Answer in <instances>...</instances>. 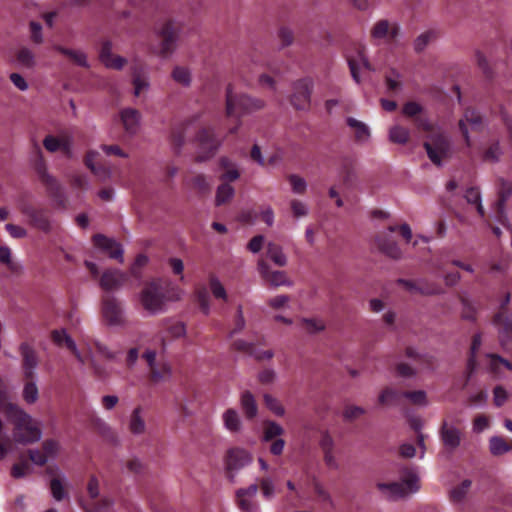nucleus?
<instances>
[{"label": "nucleus", "instance_id": "f257e3e1", "mask_svg": "<svg viewBox=\"0 0 512 512\" xmlns=\"http://www.w3.org/2000/svg\"><path fill=\"white\" fill-rule=\"evenodd\" d=\"M1 410L13 425L14 438L18 443H33L40 439L41 431L33 425L30 415H28L17 404L5 402L1 405Z\"/></svg>", "mask_w": 512, "mask_h": 512}, {"label": "nucleus", "instance_id": "f03ea898", "mask_svg": "<svg viewBox=\"0 0 512 512\" xmlns=\"http://www.w3.org/2000/svg\"><path fill=\"white\" fill-rule=\"evenodd\" d=\"M264 102L242 93H235L229 84L226 89V116L237 119L236 124L229 128L228 133L234 135L238 132L242 122L240 118L246 114L263 108Z\"/></svg>", "mask_w": 512, "mask_h": 512}, {"label": "nucleus", "instance_id": "7ed1b4c3", "mask_svg": "<svg viewBox=\"0 0 512 512\" xmlns=\"http://www.w3.org/2000/svg\"><path fill=\"white\" fill-rule=\"evenodd\" d=\"M148 263V257L144 254H139L132 266L129 273L122 272L118 269L106 270L100 278V286L105 291H112L119 289L129 282L130 278H134L138 283L141 281V269Z\"/></svg>", "mask_w": 512, "mask_h": 512}, {"label": "nucleus", "instance_id": "20e7f679", "mask_svg": "<svg viewBox=\"0 0 512 512\" xmlns=\"http://www.w3.org/2000/svg\"><path fill=\"white\" fill-rule=\"evenodd\" d=\"M34 151L36 153L34 169L38 175L39 180L45 186L48 196L59 207H65L66 195L64 188L55 177L47 172V167L41 152V148L37 143H34Z\"/></svg>", "mask_w": 512, "mask_h": 512}, {"label": "nucleus", "instance_id": "39448f33", "mask_svg": "<svg viewBox=\"0 0 512 512\" xmlns=\"http://www.w3.org/2000/svg\"><path fill=\"white\" fill-rule=\"evenodd\" d=\"M401 480V482L378 483L377 487L393 499L404 497L408 493H414L419 490V478L414 468H403Z\"/></svg>", "mask_w": 512, "mask_h": 512}, {"label": "nucleus", "instance_id": "423d86ee", "mask_svg": "<svg viewBox=\"0 0 512 512\" xmlns=\"http://www.w3.org/2000/svg\"><path fill=\"white\" fill-rule=\"evenodd\" d=\"M195 141L199 149L198 154L195 156V161L198 163L212 158L222 144V139L218 138L215 128L212 126L200 128L195 136Z\"/></svg>", "mask_w": 512, "mask_h": 512}, {"label": "nucleus", "instance_id": "0eeeda50", "mask_svg": "<svg viewBox=\"0 0 512 512\" xmlns=\"http://www.w3.org/2000/svg\"><path fill=\"white\" fill-rule=\"evenodd\" d=\"M510 295L506 294L500 305L499 312L494 316L493 323L499 329V340L504 350H509V342L512 340V314H507V305Z\"/></svg>", "mask_w": 512, "mask_h": 512}, {"label": "nucleus", "instance_id": "6e6552de", "mask_svg": "<svg viewBox=\"0 0 512 512\" xmlns=\"http://www.w3.org/2000/svg\"><path fill=\"white\" fill-rule=\"evenodd\" d=\"M183 29V23L178 20H168L162 24V58L176 49Z\"/></svg>", "mask_w": 512, "mask_h": 512}, {"label": "nucleus", "instance_id": "1a4fd4ad", "mask_svg": "<svg viewBox=\"0 0 512 512\" xmlns=\"http://www.w3.org/2000/svg\"><path fill=\"white\" fill-rule=\"evenodd\" d=\"M424 148L429 159L435 165H441L442 159L449 155L450 142L444 134L436 133L431 136V141L424 142Z\"/></svg>", "mask_w": 512, "mask_h": 512}, {"label": "nucleus", "instance_id": "9d476101", "mask_svg": "<svg viewBox=\"0 0 512 512\" xmlns=\"http://www.w3.org/2000/svg\"><path fill=\"white\" fill-rule=\"evenodd\" d=\"M407 398L413 404L416 405H425L426 404V393L422 390L418 391H405V392H397L396 390L386 388L379 395V403L382 405L386 404H398L400 403L401 398Z\"/></svg>", "mask_w": 512, "mask_h": 512}, {"label": "nucleus", "instance_id": "9b49d317", "mask_svg": "<svg viewBox=\"0 0 512 512\" xmlns=\"http://www.w3.org/2000/svg\"><path fill=\"white\" fill-rule=\"evenodd\" d=\"M313 89L311 78L297 80L293 85V93L290 102L297 110H305L310 106V98Z\"/></svg>", "mask_w": 512, "mask_h": 512}, {"label": "nucleus", "instance_id": "f8f14e48", "mask_svg": "<svg viewBox=\"0 0 512 512\" xmlns=\"http://www.w3.org/2000/svg\"><path fill=\"white\" fill-rule=\"evenodd\" d=\"M102 314L105 321L112 326L124 324V312L121 302L112 295L102 298Z\"/></svg>", "mask_w": 512, "mask_h": 512}, {"label": "nucleus", "instance_id": "ddd939ff", "mask_svg": "<svg viewBox=\"0 0 512 512\" xmlns=\"http://www.w3.org/2000/svg\"><path fill=\"white\" fill-rule=\"evenodd\" d=\"M19 209L21 213L28 218L31 226L43 232H48L50 230V221L46 210L36 208L25 201H22L19 204Z\"/></svg>", "mask_w": 512, "mask_h": 512}, {"label": "nucleus", "instance_id": "4468645a", "mask_svg": "<svg viewBox=\"0 0 512 512\" xmlns=\"http://www.w3.org/2000/svg\"><path fill=\"white\" fill-rule=\"evenodd\" d=\"M459 129L468 147L471 146V140L469 137V131L467 125L470 126L473 131H481L484 127V120L480 112L475 108H466L464 111L463 118L459 120Z\"/></svg>", "mask_w": 512, "mask_h": 512}, {"label": "nucleus", "instance_id": "2eb2a0df", "mask_svg": "<svg viewBox=\"0 0 512 512\" xmlns=\"http://www.w3.org/2000/svg\"><path fill=\"white\" fill-rule=\"evenodd\" d=\"M251 455L244 449L232 448L225 457L227 477L233 481L235 473L251 462Z\"/></svg>", "mask_w": 512, "mask_h": 512}, {"label": "nucleus", "instance_id": "dca6fc26", "mask_svg": "<svg viewBox=\"0 0 512 512\" xmlns=\"http://www.w3.org/2000/svg\"><path fill=\"white\" fill-rule=\"evenodd\" d=\"M259 488L257 483H253L247 488L237 490L236 501L241 512H259V504L254 499Z\"/></svg>", "mask_w": 512, "mask_h": 512}, {"label": "nucleus", "instance_id": "f3484780", "mask_svg": "<svg viewBox=\"0 0 512 512\" xmlns=\"http://www.w3.org/2000/svg\"><path fill=\"white\" fill-rule=\"evenodd\" d=\"M261 470L265 471L266 474L257 479L262 495L266 500H271L274 497L276 491L277 474L276 471L269 470L268 463L263 459H258Z\"/></svg>", "mask_w": 512, "mask_h": 512}, {"label": "nucleus", "instance_id": "a211bd4d", "mask_svg": "<svg viewBox=\"0 0 512 512\" xmlns=\"http://www.w3.org/2000/svg\"><path fill=\"white\" fill-rule=\"evenodd\" d=\"M141 303L145 310L155 313L160 308V286L158 280L148 283L142 291Z\"/></svg>", "mask_w": 512, "mask_h": 512}, {"label": "nucleus", "instance_id": "6ab92c4d", "mask_svg": "<svg viewBox=\"0 0 512 512\" xmlns=\"http://www.w3.org/2000/svg\"><path fill=\"white\" fill-rule=\"evenodd\" d=\"M100 61L110 69L121 70L126 64V59L112 53V42L104 40L99 52Z\"/></svg>", "mask_w": 512, "mask_h": 512}, {"label": "nucleus", "instance_id": "aec40b11", "mask_svg": "<svg viewBox=\"0 0 512 512\" xmlns=\"http://www.w3.org/2000/svg\"><path fill=\"white\" fill-rule=\"evenodd\" d=\"M512 195V182L500 179L498 200L495 207V217L502 224L506 225L505 204Z\"/></svg>", "mask_w": 512, "mask_h": 512}, {"label": "nucleus", "instance_id": "412c9836", "mask_svg": "<svg viewBox=\"0 0 512 512\" xmlns=\"http://www.w3.org/2000/svg\"><path fill=\"white\" fill-rule=\"evenodd\" d=\"M93 243L97 248L107 252L110 258L123 262V249L115 240L102 234H97L93 237Z\"/></svg>", "mask_w": 512, "mask_h": 512}, {"label": "nucleus", "instance_id": "4be33fe9", "mask_svg": "<svg viewBox=\"0 0 512 512\" xmlns=\"http://www.w3.org/2000/svg\"><path fill=\"white\" fill-rule=\"evenodd\" d=\"M93 243L97 248L107 252L110 258L123 262V249L115 240L102 234H97L93 237Z\"/></svg>", "mask_w": 512, "mask_h": 512}, {"label": "nucleus", "instance_id": "5701e85b", "mask_svg": "<svg viewBox=\"0 0 512 512\" xmlns=\"http://www.w3.org/2000/svg\"><path fill=\"white\" fill-rule=\"evenodd\" d=\"M399 32V27L396 23H390L388 20L382 19L375 23L371 30V37L374 39H386L393 41Z\"/></svg>", "mask_w": 512, "mask_h": 512}, {"label": "nucleus", "instance_id": "b1692460", "mask_svg": "<svg viewBox=\"0 0 512 512\" xmlns=\"http://www.w3.org/2000/svg\"><path fill=\"white\" fill-rule=\"evenodd\" d=\"M51 338L57 346L69 349L80 363H85L84 356L79 352L74 340L66 333L65 329L53 330Z\"/></svg>", "mask_w": 512, "mask_h": 512}, {"label": "nucleus", "instance_id": "393cba45", "mask_svg": "<svg viewBox=\"0 0 512 512\" xmlns=\"http://www.w3.org/2000/svg\"><path fill=\"white\" fill-rule=\"evenodd\" d=\"M440 435L443 444L450 450H455L461 443V431L454 426H449L447 422L443 423Z\"/></svg>", "mask_w": 512, "mask_h": 512}, {"label": "nucleus", "instance_id": "a878e982", "mask_svg": "<svg viewBox=\"0 0 512 512\" xmlns=\"http://www.w3.org/2000/svg\"><path fill=\"white\" fill-rule=\"evenodd\" d=\"M120 119L126 133L130 136L136 134L139 127L140 114L136 109L125 108L120 112Z\"/></svg>", "mask_w": 512, "mask_h": 512}, {"label": "nucleus", "instance_id": "bb28decb", "mask_svg": "<svg viewBox=\"0 0 512 512\" xmlns=\"http://www.w3.org/2000/svg\"><path fill=\"white\" fill-rule=\"evenodd\" d=\"M45 149L49 152L63 151L66 155L71 153V139L67 136L57 138L53 135H48L43 140Z\"/></svg>", "mask_w": 512, "mask_h": 512}, {"label": "nucleus", "instance_id": "cd10ccee", "mask_svg": "<svg viewBox=\"0 0 512 512\" xmlns=\"http://www.w3.org/2000/svg\"><path fill=\"white\" fill-rule=\"evenodd\" d=\"M258 269L261 276L272 285L280 286L288 283L286 273L284 271H271L270 267L264 260L258 262Z\"/></svg>", "mask_w": 512, "mask_h": 512}, {"label": "nucleus", "instance_id": "c85d7f7f", "mask_svg": "<svg viewBox=\"0 0 512 512\" xmlns=\"http://www.w3.org/2000/svg\"><path fill=\"white\" fill-rule=\"evenodd\" d=\"M503 155V148L498 139L488 141L481 148V158L485 162L496 163Z\"/></svg>", "mask_w": 512, "mask_h": 512}, {"label": "nucleus", "instance_id": "c756f323", "mask_svg": "<svg viewBox=\"0 0 512 512\" xmlns=\"http://www.w3.org/2000/svg\"><path fill=\"white\" fill-rule=\"evenodd\" d=\"M21 351L23 356L24 378L35 377L34 369L38 363L35 351L26 344L21 345Z\"/></svg>", "mask_w": 512, "mask_h": 512}, {"label": "nucleus", "instance_id": "7c9ffc66", "mask_svg": "<svg viewBox=\"0 0 512 512\" xmlns=\"http://www.w3.org/2000/svg\"><path fill=\"white\" fill-rule=\"evenodd\" d=\"M219 167L223 170L220 180L224 183L235 181L240 177L236 164L228 157H221L219 159Z\"/></svg>", "mask_w": 512, "mask_h": 512}, {"label": "nucleus", "instance_id": "2f4dec72", "mask_svg": "<svg viewBox=\"0 0 512 512\" xmlns=\"http://www.w3.org/2000/svg\"><path fill=\"white\" fill-rule=\"evenodd\" d=\"M377 245L379 249L390 258L399 259L402 255V251L397 243L389 239L386 235L377 237Z\"/></svg>", "mask_w": 512, "mask_h": 512}, {"label": "nucleus", "instance_id": "473e14b6", "mask_svg": "<svg viewBox=\"0 0 512 512\" xmlns=\"http://www.w3.org/2000/svg\"><path fill=\"white\" fill-rule=\"evenodd\" d=\"M489 450L493 456H501L512 451V441L508 442L502 436H493L489 439Z\"/></svg>", "mask_w": 512, "mask_h": 512}, {"label": "nucleus", "instance_id": "72a5a7b5", "mask_svg": "<svg viewBox=\"0 0 512 512\" xmlns=\"http://www.w3.org/2000/svg\"><path fill=\"white\" fill-rule=\"evenodd\" d=\"M54 49L57 52L67 56L71 61H73L78 66H81V67H84V68H88L89 67V64L87 62V57H86L85 53H83L81 51L65 48V47H63L61 45H55Z\"/></svg>", "mask_w": 512, "mask_h": 512}, {"label": "nucleus", "instance_id": "f704fd0d", "mask_svg": "<svg viewBox=\"0 0 512 512\" xmlns=\"http://www.w3.org/2000/svg\"><path fill=\"white\" fill-rule=\"evenodd\" d=\"M197 118L198 116L193 117L191 120H188L182 126L173 129L172 143L175 149H180V147L184 144L187 133L190 130L191 126L194 124V122L197 120Z\"/></svg>", "mask_w": 512, "mask_h": 512}, {"label": "nucleus", "instance_id": "c9c22d12", "mask_svg": "<svg viewBox=\"0 0 512 512\" xmlns=\"http://www.w3.org/2000/svg\"><path fill=\"white\" fill-rule=\"evenodd\" d=\"M188 185L200 195H206L211 190V183L204 174H194L188 181Z\"/></svg>", "mask_w": 512, "mask_h": 512}, {"label": "nucleus", "instance_id": "e433bc0d", "mask_svg": "<svg viewBox=\"0 0 512 512\" xmlns=\"http://www.w3.org/2000/svg\"><path fill=\"white\" fill-rule=\"evenodd\" d=\"M267 256L277 265L283 267L287 264V257L282 247L276 243L269 242L266 246Z\"/></svg>", "mask_w": 512, "mask_h": 512}, {"label": "nucleus", "instance_id": "4c0bfd02", "mask_svg": "<svg viewBox=\"0 0 512 512\" xmlns=\"http://www.w3.org/2000/svg\"><path fill=\"white\" fill-rule=\"evenodd\" d=\"M347 125L354 130L355 140L358 142L366 141L369 136V128L363 122L358 121L355 118H347Z\"/></svg>", "mask_w": 512, "mask_h": 512}, {"label": "nucleus", "instance_id": "58836bf2", "mask_svg": "<svg viewBox=\"0 0 512 512\" xmlns=\"http://www.w3.org/2000/svg\"><path fill=\"white\" fill-rule=\"evenodd\" d=\"M24 379L25 384L22 392L23 399L27 404H33L38 400L39 397V391L35 383V377Z\"/></svg>", "mask_w": 512, "mask_h": 512}, {"label": "nucleus", "instance_id": "ea45409f", "mask_svg": "<svg viewBox=\"0 0 512 512\" xmlns=\"http://www.w3.org/2000/svg\"><path fill=\"white\" fill-rule=\"evenodd\" d=\"M99 156L100 155L97 151H88L84 158V163L94 175L106 177L108 175L107 169L101 166H96V161Z\"/></svg>", "mask_w": 512, "mask_h": 512}, {"label": "nucleus", "instance_id": "a19ab883", "mask_svg": "<svg viewBox=\"0 0 512 512\" xmlns=\"http://www.w3.org/2000/svg\"><path fill=\"white\" fill-rule=\"evenodd\" d=\"M481 343H482L481 335L475 334L472 338L470 355H469V358L467 361V370H468L467 378L468 379L470 378L471 374L474 372V370L476 368V365H477L476 354L481 346Z\"/></svg>", "mask_w": 512, "mask_h": 512}, {"label": "nucleus", "instance_id": "79ce46f5", "mask_svg": "<svg viewBox=\"0 0 512 512\" xmlns=\"http://www.w3.org/2000/svg\"><path fill=\"white\" fill-rule=\"evenodd\" d=\"M241 406L248 419H252L257 414L256 401L249 391H245L241 396Z\"/></svg>", "mask_w": 512, "mask_h": 512}, {"label": "nucleus", "instance_id": "37998d69", "mask_svg": "<svg viewBox=\"0 0 512 512\" xmlns=\"http://www.w3.org/2000/svg\"><path fill=\"white\" fill-rule=\"evenodd\" d=\"M442 293V288L435 282L425 278L418 279L417 294L430 296Z\"/></svg>", "mask_w": 512, "mask_h": 512}, {"label": "nucleus", "instance_id": "c03bdc74", "mask_svg": "<svg viewBox=\"0 0 512 512\" xmlns=\"http://www.w3.org/2000/svg\"><path fill=\"white\" fill-rule=\"evenodd\" d=\"M497 109L498 111H496L495 108H491V112L493 114H499L501 121L505 126L508 142L512 150V117L508 114L503 104L500 103Z\"/></svg>", "mask_w": 512, "mask_h": 512}, {"label": "nucleus", "instance_id": "a18cd8bd", "mask_svg": "<svg viewBox=\"0 0 512 512\" xmlns=\"http://www.w3.org/2000/svg\"><path fill=\"white\" fill-rule=\"evenodd\" d=\"M410 138V131L408 128L401 125H395L389 130V139L393 143L406 144Z\"/></svg>", "mask_w": 512, "mask_h": 512}, {"label": "nucleus", "instance_id": "49530a36", "mask_svg": "<svg viewBox=\"0 0 512 512\" xmlns=\"http://www.w3.org/2000/svg\"><path fill=\"white\" fill-rule=\"evenodd\" d=\"M129 430L135 435L142 434L145 431V422L141 417V407L133 410L129 421Z\"/></svg>", "mask_w": 512, "mask_h": 512}, {"label": "nucleus", "instance_id": "de8ad7c7", "mask_svg": "<svg viewBox=\"0 0 512 512\" xmlns=\"http://www.w3.org/2000/svg\"><path fill=\"white\" fill-rule=\"evenodd\" d=\"M234 192V188L228 183H222L219 185L216 191V205L221 206L230 201Z\"/></svg>", "mask_w": 512, "mask_h": 512}, {"label": "nucleus", "instance_id": "09e8293b", "mask_svg": "<svg viewBox=\"0 0 512 512\" xmlns=\"http://www.w3.org/2000/svg\"><path fill=\"white\" fill-rule=\"evenodd\" d=\"M465 199L467 200L468 203L475 204L479 215L481 217L484 216L485 211H484V207L481 203L480 191L477 187L468 188L465 192Z\"/></svg>", "mask_w": 512, "mask_h": 512}, {"label": "nucleus", "instance_id": "8fccbe9b", "mask_svg": "<svg viewBox=\"0 0 512 512\" xmlns=\"http://www.w3.org/2000/svg\"><path fill=\"white\" fill-rule=\"evenodd\" d=\"M223 420L225 427L228 430L236 432L240 429V418L236 410L232 408L226 410V412L223 415Z\"/></svg>", "mask_w": 512, "mask_h": 512}, {"label": "nucleus", "instance_id": "3c124183", "mask_svg": "<svg viewBox=\"0 0 512 512\" xmlns=\"http://www.w3.org/2000/svg\"><path fill=\"white\" fill-rule=\"evenodd\" d=\"M436 37L437 33L433 30H429L420 34L414 42L415 51L422 52L427 47V45Z\"/></svg>", "mask_w": 512, "mask_h": 512}, {"label": "nucleus", "instance_id": "603ef678", "mask_svg": "<svg viewBox=\"0 0 512 512\" xmlns=\"http://www.w3.org/2000/svg\"><path fill=\"white\" fill-rule=\"evenodd\" d=\"M172 78L175 82L183 86H189L191 82V74L189 69L186 67H175L172 72Z\"/></svg>", "mask_w": 512, "mask_h": 512}, {"label": "nucleus", "instance_id": "864d4df0", "mask_svg": "<svg viewBox=\"0 0 512 512\" xmlns=\"http://www.w3.org/2000/svg\"><path fill=\"white\" fill-rule=\"evenodd\" d=\"M16 59L22 66L26 68H32L35 64L34 53L26 47H23L18 51Z\"/></svg>", "mask_w": 512, "mask_h": 512}, {"label": "nucleus", "instance_id": "5fc2aeb1", "mask_svg": "<svg viewBox=\"0 0 512 512\" xmlns=\"http://www.w3.org/2000/svg\"><path fill=\"white\" fill-rule=\"evenodd\" d=\"M209 286L213 296L216 299H222L224 301L227 300V293L224 286L221 284L219 279L214 275H211L209 278Z\"/></svg>", "mask_w": 512, "mask_h": 512}, {"label": "nucleus", "instance_id": "6e6d98bb", "mask_svg": "<svg viewBox=\"0 0 512 512\" xmlns=\"http://www.w3.org/2000/svg\"><path fill=\"white\" fill-rule=\"evenodd\" d=\"M196 300L199 304L201 311L208 315L210 311V297L205 287L199 288L196 291Z\"/></svg>", "mask_w": 512, "mask_h": 512}, {"label": "nucleus", "instance_id": "4d7b16f0", "mask_svg": "<svg viewBox=\"0 0 512 512\" xmlns=\"http://www.w3.org/2000/svg\"><path fill=\"white\" fill-rule=\"evenodd\" d=\"M283 428L276 422H267L264 428V440L271 441L274 438L283 434Z\"/></svg>", "mask_w": 512, "mask_h": 512}, {"label": "nucleus", "instance_id": "13d9d810", "mask_svg": "<svg viewBox=\"0 0 512 512\" xmlns=\"http://www.w3.org/2000/svg\"><path fill=\"white\" fill-rule=\"evenodd\" d=\"M183 291L177 285L166 284L162 286V301L164 299L175 301L181 298Z\"/></svg>", "mask_w": 512, "mask_h": 512}, {"label": "nucleus", "instance_id": "bf43d9fd", "mask_svg": "<svg viewBox=\"0 0 512 512\" xmlns=\"http://www.w3.org/2000/svg\"><path fill=\"white\" fill-rule=\"evenodd\" d=\"M354 170V160L351 157H344L341 161V174L343 176V181L345 184H348L353 175Z\"/></svg>", "mask_w": 512, "mask_h": 512}, {"label": "nucleus", "instance_id": "052dcab7", "mask_svg": "<svg viewBox=\"0 0 512 512\" xmlns=\"http://www.w3.org/2000/svg\"><path fill=\"white\" fill-rule=\"evenodd\" d=\"M471 484H472L471 481L468 479L462 481V483L460 485H458L451 491L452 500L457 501V502L463 500L465 498Z\"/></svg>", "mask_w": 512, "mask_h": 512}, {"label": "nucleus", "instance_id": "680f3d73", "mask_svg": "<svg viewBox=\"0 0 512 512\" xmlns=\"http://www.w3.org/2000/svg\"><path fill=\"white\" fill-rule=\"evenodd\" d=\"M32 467L27 461H22L20 463H16L12 466L11 475L12 477L19 479L25 477L29 473H31Z\"/></svg>", "mask_w": 512, "mask_h": 512}, {"label": "nucleus", "instance_id": "e2e57ef3", "mask_svg": "<svg viewBox=\"0 0 512 512\" xmlns=\"http://www.w3.org/2000/svg\"><path fill=\"white\" fill-rule=\"evenodd\" d=\"M142 358L146 361L151 371V377L153 381H157L159 373L155 367L156 352L153 350H147L143 353Z\"/></svg>", "mask_w": 512, "mask_h": 512}, {"label": "nucleus", "instance_id": "0e129e2a", "mask_svg": "<svg viewBox=\"0 0 512 512\" xmlns=\"http://www.w3.org/2000/svg\"><path fill=\"white\" fill-rule=\"evenodd\" d=\"M50 489L53 498L57 501H61L67 496L62 482L57 478L50 481Z\"/></svg>", "mask_w": 512, "mask_h": 512}, {"label": "nucleus", "instance_id": "69168bd1", "mask_svg": "<svg viewBox=\"0 0 512 512\" xmlns=\"http://www.w3.org/2000/svg\"><path fill=\"white\" fill-rule=\"evenodd\" d=\"M264 403L277 416H282L285 412L280 402L270 394L264 395Z\"/></svg>", "mask_w": 512, "mask_h": 512}, {"label": "nucleus", "instance_id": "338daca9", "mask_svg": "<svg viewBox=\"0 0 512 512\" xmlns=\"http://www.w3.org/2000/svg\"><path fill=\"white\" fill-rule=\"evenodd\" d=\"M133 85H134V94L135 96H139L142 91L147 89L148 82L146 78L138 73L137 71L133 72Z\"/></svg>", "mask_w": 512, "mask_h": 512}, {"label": "nucleus", "instance_id": "774afa93", "mask_svg": "<svg viewBox=\"0 0 512 512\" xmlns=\"http://www.w3.org/2000/svg\"><path fill=\"white\" fill-rule=\"evenodd\" d=\"M490 365L493 370H497L499 365H503L507 370L512 371V362L501 357L498 354H490Z\"/></svg>", "mask_w": 512, "mask_h": 512}]
</instances>
